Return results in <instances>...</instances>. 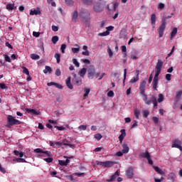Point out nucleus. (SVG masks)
I'll return each mask as SVG.
<instances>
[{"label":"nucleus","instance_id":"58836bf2","mask_svg":"<svg viewBox=\"0 0 182 182\" xmlns=\"http://www.w3.org/2000/svg\"><path fill=\"white\" fill-rule=\"evenodd\" d=\"M84 92H85L84 97H87V96H89V93H90V89L85 88Z\"/></svg>","mask_w":182,"mask_h":182},{"label":"nucleus","instance_id":"c756f323","mask_svg":"<svg viewBox=\"0 0 182 182\" xmlns=\"http://www.w3.org/2000/svg\"><path fill=\"white\" fill-rule=\"evenodd\" d=\"M41 10H31L30 15H41Z\"/></svg>","mask_w":182,"mask_h":182},{"label":"nucleus","instance_id":"0eeeda50","mask_svg":"<svg viewBox=\"0 0 182 182\" xmlns=\"http://www.w3.org/2000/svg\"><path fill=\"white\" fill-rule=\"evenodd\" d=\"M163 67V61L158 60L156 65L155 67V75H159L161 73V68Z\"/></svg>","mask_w":182,"mask_h":182},{"label":"nucleus","instance_id":"4be33fe9","mask_svg":"<svg viewBox=\"0 0 182 182\" xmlns=\"http://www.w3.org/2000/svg\"><path fill=\"white\" fill-rule=\"evenodd\" d=\"M153 168L155 170V171H156V173H158V174H161V176H164V174H166L164 171L160 169V168H159L158 166H154Z\"/></svg>","mask_w":182,"mask_h":182},{"label":"nucleus","instance_id":"f3484780","mask_svg":"<svg viewBox=\"0 0 182 182\" xmlns=\"http://www.w3.org/2000/svg\"><path fill=\"white\" fill-rule=\"evenodd\" d=\"M94 11L95 12H102L103 11V6H102V4L97 3L94 6Z\"/></svg>","mask_w":182,"mask_h":182},{"label":"nucleus","instance_id":"9d476101","mask_svg":"<svg viewBox=\"0 0 182 182\" xmlns=\"http://www.w3.org/2000/svg\"><path fill=\"white\" fill-rule=\"evenodd\" d=\"M120 176V171H117L114 175H112L109 178L107 179V182H113L116 181V178H117Z\"/></svg>","mask_w":182,"mask_h":182},{"label":"nucleus","instance_id":"79ce46f5","mask_svg":"<svg viewBox=\"0 0 182 182\" xmlns=\"http://www.w3.org/2000/svg\"><path fill=\"white\" fill-rule=\"evenodd\" d=\"M59 41V37L58 36H54L52 38V42L54 43V45Z\"/></svg>","mask_w":182,"mask_h":182},{"label":"nucleus","instance_id":"de8ad7c7","mask_svg":"<svg viewBox=\"0 0 182 182\" xmlns=\"http://www.w3.org/2000/svg\"><path fill=\"white\" fill-rule=\"evenodd\" d=\"M181 95H182V90L176 92V99H180L181 97Z\"/></svg>","mask_w":182,"mask_h":182},{"label":"nucleus","instance_id":"f03ea898","mask_svg":"<svg viewBox=\"0 0 182 182\" xmlns=\"http://www.w3.org/2000/svg\"><path fill=\"white\" fill-rule=\"evenodd\" d=\"M34 153H37L41 157H45L43 160H53V159L51 158L52 154H50V151H43V149H41V148L34 149Z\"/></svg>","mask_w":182,"mask_h":182},{"label":"nucleus","instance_id":"c9c22d12","mask_svg":"<svg viewBox=\"0 0 182 182\" xmlns=\"http://www.w3.org/2000/svg\"><path fill=\"white\" fill-rule=\"evenodd\" d=\"M164 100V95L163 94H159L158 103H161Z\"/></svg>","mask_w":182,"mask_h":182},{"label":"nucleus","instance_id":"052dcab7","mask_svg":"<svg viewBox=\"0 0 182 182\" xmlns=\"http://www.w3.org/2000/svg\"><path fill=\"white\" fill-rule=\"evenodd\" d=\"M119 6V3L118 2H115L113 4V9L114 11H116L117 9Z\"/></svg>","mask_w":182,"mask_h":182},{"label":"nucleus","instance_id":"8fccbe9b","mask_svg":"<svg viewBox=\"0 0 182 182\" xmlns=\"http://www.w3.org/2000/svg\"><path fill=\"white\" fill-rule=\"evenodd\" d=\"M102 137L103 136L100 134H96L95 135V139H96L97 140H102Z\"/></svg>","mask_w":182,"mask_h":182},{"label":"nucleus","instance_id":"a878e982","mask_svg":"<svg viewBox=\"0 0 182 182\" xmlns=\"http://www.w3.org/2000/svg\"><path fill=\"white\" fill-rule=\"evenodd\" d=\"M129 150H130V149L129 148V146H127V144H122V153H124V154L129 153Z\"/></svg>","mask_w":182,"mask_h":182},{"label":"nucleus","instance_id":"69168bd1","mask_svg":"<svg viewBox=\"0 0 182 182\" xmlns=\"http://www.w3.org/2000/svg\"><path fill=\"white\" fill-rule=\"evenodd\" d=\"M152 120H153L154 122L156 123V124H157L159 123V117H154L152 118Z\"/></svg>","mask_w":182,"mask_h":182},{"label":"nucleus","instance_id":"a19ab883","mask_svg":"<svg viewBox=\"0 0 182 182\" xmlns=\"http://www.w3.org/2000/svg\"><path fill=\"white\" fill-rule=\"evenodd\" d=\"M80 132L85 131L87 129V125H80L78 127Z\"/></svg>","mask_w":182,"mask_h":182},{"label":"nucleus","instance_id":"1a4fd4ad","mask_svg":"<svg viewBox=\"0 0 182 182\" xmlns=\"http://www.w3.org/2000/svg\"><path fill=\"white\" fill-rule=\"evenodd\" d=\"M96 73V70L94 66H90L88 69V78L93 79L95 77V74Z\"/></svg>","mask_w":182,"mask_h":182},{"label":"nucleus","instance_id":"864d4df0","mask_svg":"<svg viewBox=\"0 0 182 182\" xmlns=\"http://www.w3.org/2000/svg\"><path fill=\"white\" fill-rule=\"evenodd\" d=\"M54 86L57 88V89H63V86H62L59 83H56L55 82Z\"/></svg>","mask_w":182,"mask_h":182},{"label":"nucleus","instance_id":"b1692460","mask_svg":"<svg viewBox=\"0 0 182 182\" xmlns=\"http://www.w3.org/2000/svg\"><path fill=\"white\" fill-rule=\"evenodd\" d=\"M87 72V68H82L79 73L78 75H80V77H85V75H86V73Z\"/></svg>","mask_w":182,"mask_h":182},{"label":"nucleus","instance_id":"ddd939ff","mask_svg":"<svg viewBox=\"0 0 182 182\" xmlns=\"http://www.w3.org/2000/svg\"><path fill=\"white\" fill-rule=\"evenodd\" d=\"M140 74L139 70H136L135 73L136 76L133 77L132 79L130 80L129 83H136L139 82L140 77H139V75Z\"/></svg>","mask_w":182,"mask_h":182},{"label":"nucleus","instance_id":"473e14b6","mask_svg":"<svg viewBox=\"0 0 182 182\" xmlns=\"http://www.w3.org/2000/svg\"><path fill=\"white\" fill-rule=\"evenodd\" d=\"M79 14L77 13V11H74L73 14V17H72V21L73 22H76V19H77V16H78Z\"/></svg>","mask_w":182,"mask_h":182},{"label":"nucleus","instance_id":"7ed1b4c3","mask_svg":"<svg viewBox=\"0 0 182 182\" xmlns=\"http://www.w3.org/2000/svg\"><path fill=\"white\" fill-rule=\"evenodd\" d=\"M7 124H9V126H15L22 124V122L15 119L12 115H9L7 117Z\"/></svg>","mask_w":182,"mask_h":182},{"label":"nucleus","instance_id":"bb28decb","mask_svg":"<svg viewBox=\"0 0 182 182\" xmlns=\"http://www.w3.org/2000/svg\"><path fill=\"white\" fill-rule=\"evenodd\" d=\"M84 5H87V6H90V5H93V0H81Z\"/></svg>","mask_w":182,"mask_h":182},{"label":"nucleus","instance_id":"c85d7f7f","mask_svg":"<svg viewBox=\"0 0 182 182\" xmlns=\"http://www.w3.org/2000/svg\"><path fill=\"white\" fill-rule=\"evenodd\" d=\"M31 58L33 60H39V59H41V57L38 54L32 53L31 54Z\"/></svg>","mask_w":182,"mask_h":182},{"label":"nucleus","instance_id":"2f4dec72","mask_svg":"<svg viewBox=\"0 0 182 182\" xmlns=\"http://www.w3.org/2000/svg\"><path fill=\"white\" fill-rule=\"evenodd\" d=\"M6 9H8V11H14V9H15V4H8L6 5Z\"/></svg>","mask_w":182,"mask_h":182},{"label":"nucleus","instance_id":"f8f14e48","mask_svg":"<svg viewBox=\"0 0 182 182\" xmlns=\"http://www.w3.org/2000/svg\"><path fill=\"white\" fill-rule=\"evenodd\" d=\"M73 82L74 85H77V86H80V85H82V77H77V75H76L75 74L74 75Z\"/></svg>","mask_w":182,"mask_h":182},{"label":"nucleus","instance_id":"6e6552de","mask_svg":"<svg viewBox=\"0 0 182 182\" xmlns=\"http://www.w3.org/2000/svg\"><path fill=\"white\" fill-rule=\"evenodd\" d=\"M97 166H102V167H112V166L114 164V162L112 161H107L105 162L97 161Z\"/></svg>","mask_w":182,"mask_h":182},{"label":"nucleus","instance_id":"a211bd4d","mask_svg":"<svg viewBox=\"0 0 182 182\" xmlns=\"http://www.w3.org/2000/svg\"><path fill=\"white\" fill-rule=\"evenodd\" d=\"M26 111L27 112V113H30L31 114H35L36 116H39V114H41V112L36 111V109H29V108H26Z\"/></svg>","mask_w":182,"mask_h":182},{"label":"nucleus","instance_id":"09e8293b","mask_svg":"<svg viewBox=\"0 0 182 182\" xmlns=\"http://www.w3.org/2000/svg\"><path fill=\"white\" fill-rule=\"evenodd\" d=\"M73 53H77L80 50V48L78 47V48H73L71 49Z\"/></svg>","mask_w":182,"mask_h":182},{"label":"nucleus","instance_id":"f257e3e1","mask_svg":"<svg viewBox=\"0 0 182 182\" xmlns=\"http://www.w3.org/2000/svg\"><path fill=\"white\" fill-rule=\"evenodd\" d=\"M146 80H143L139 84V93L141 96L144 97L143 100L145 105L150 106L151 105V101L149 100L147 95H146Z\"/></svg>","mask_w":182,"mask_h":182},{"label":"nucleus","instance_id":"774afa93","mask_svg":"<svg viewBox=\"0 0 182 182\" xmlns=\"http://www.w3.org/2000/svg\"><path fill=\"white\" fill-rule=\"evenodd\" d=\"M163 180H164V178H163V177H161L160 179L154 178L155 182H161V181H163Z\"/></svg>","mask_w":182,"mask_h":182},{"label":"nucleus","instance_id":"338daca9","mask_svg":"<svg viewBox=\"0 0 182 182\" xmlns=\"http://www.w3.org/2000/svg\"><path fill=\"white\" fill-rule=\"evenodd\" d=\"M67 5H73V0H65Z\"/></svg>","mask_w":182,"mask_h":182},{"label":"nucleus","instance_id":"423d86ee","mask_svg":"<svg viewBox=\"0 0 182 182\" xmlns=\"http://www.w3.org/2000/svg\"><path fill=\"white\" fill-rule=\"evenodd\" d=\"M171 147L173 149H178L180 151H182V142L181 140L178 139H173Z\"/></svg>","mask_w":182,"mask_h":182},{"label":"nucleus","instance_id":"72a5a7b5","mask_svg":"<svg viewBox=\"0 0 182 182\" xmlns=\"http://www.w3.org/2000/svg\"><path fill=\"white\" fill-rule=\"evenodd\" d=\"M143 117L145 118L149 117V114H150V112L149 109H145L142 111Z\"/></svg>","mask_w":182,"mask_h":182},{"label":"nucleus","instance_id":"2eb2a0df","mask_svg":"<svg viewBox=\"0 0 182 182\" xmlns=\"http://www.w3.org/2000/svg\"><path fill=\"white\" fill-rule=\"evenodd\" d=\"M14 156H16L17 157H20V158H16L14 160H25L24 159H22V157H23L24 156L23 152H20L18 150H14Z\"/></svg>","mask_w":182,"mask_h":182},{"label":"nucleus","instance_id":"5fc2aeb1","mask_svg":"<svg viewBox=\"0 0 182 182\" xmlns=\"http://www.w3.org/2000/svg\"><path fill=\"white\" fill-rule=\"evenodd\" d=\"M65 49H66V44H62L60 48L62 53H65Z\"/></svg>","mask_w":182,"mask_h":182},{"label":"nucleus","instance_id":"7c9ffc66","mask_svg":"<svg viewBox=\"0 0 182 182\" xmlns=\"http://www.w3.org/2000/svg\"><path fill=\"white\" fill-rule=\"evenodd\" d=\"M176 35H177V28L175 27L173 28L172 32L171 33V40H173Z\"/></svg>","mask_w":182,"mask_h":182},{"label":"nucleus","instance_id":"5701e85b","mask_svg":"<svg viewBox=\"0 0 182 182\" xmlns=\"http://www.w3.org/2000/svg\"><path fill=\"white\" fill-rule=\"evenodd\" d=\"M149 100L150 102H151V103H153V105H154V107H157L158 106V104H157V98H156V97L155 96H151V100Z\"/></svg>","mask_w":182,"mask_h":182},{"label":"nucleus","instance_id":"4c0bfd02","mask_svg":"<svg viewBox=\"0 0 182 182\" xmlns=\"http://www.w3.org/2000/svg\"><path fill=\"white\" fill-rule=\"evenodd\" d=\"M73 65H75V66H76V68H79L80 66V63H79V62H77V59H76V58L73 59Z\"/></svg>","mask_w":182,"mask_h":182},{"label":"nucleus","instance_id":"4d7b16f0","mask_svg":"<svg viewBox=\"0 0 182 182\" xmlns=\"http://www.w3.org/2000/svg\"><path fill=\"white\" fill-rule=\"evenodd\" d=\"M107 53H108L109 58H112V56H113V51H112V49L108 48Z\"/></svg>","mask_w":182,"mask_h":182},{"label":"nucleus","instance_id":"49530a36","mask_svg":"<svg viewBox=\"0 0 182 182\" xmlns=\"http://www.w3.org/2000/svg\"><path fill=\"white\" fill-rule=\"evenodd\" d=\"M73 176H77V177H83L86 176L85 173H74Z\"/></svg>","mask_w":182,"mask_h":182},{"label":"nucleus","instance_id":"bf43d9fd","mask_svg":"<svg viewBox=\"0 0 182 182\" xmlns=\"http://www.w3.org/2000/svg\"><path fill=\"white\" fill-rule=\"evenodd\" d=\"M55 129H58V130H60V132L63 131V130H65V128L64 127H59V126H55Z\"/></svg>","mask_w":182,"mask_h":182},{"label":"nucleus","instance_id":"e433bc0d","mask_svg":"<svg viewBox=\"0 0 182 182\" xmlns=\"http://www.w3.org/2000/svg\"><path fill=\"white\" fill-rule=\"evenodd\" d=\"M108 35H110V32L107 31L105 32L98 33V36H108Z\"/></svg>","mask_w":182,"mask_h":182},{"label":"nucleus","instance_id":"4468645a","mask_svg":"<svg viewBox=\"0 0 182 182\" xmlns=\"http://www.w3.org/2000/svg\"><path fill=\"white\" fill-rule=\"evenodd\" d=\"M126 176L128 178H133L134 173H133V168L129 167L126 171Z\"/></svg>","mask_w":182,"mask_h":182},{"label":"nucleus","instance_id":"0e129e2a","mask_svg":"<svg viewBox=\"0 0 182 182\" xmlns=\"http://www.w3.org/2000/svg\"><path fill=\"white\" fill-rule=\"evenodd\" d=\"M55 75H56V76H60V75H62V73L60 72V69L58 68L55 70Z\"/></svg>","mask_w":182,"mask_h":182},{"label":"nucleus","instance_id":"3c124183","mask_svg":"<svg viewBox=\"0 0 182 182\" xmlns=\"http://www.w3.org/2000/svg\"><path fill=\"white\" fill-rule=\"evenodd\" d=\"M4 58H5L6 62H9V63H11V57H9V55L6 54V55H4Z\"/></svg>","mask_w":182,"mask_h":182},{"label":"nucleus","instance_id":"cd10ccee","mask_svg":"<svg viewBox=\"0 0 182 182\" xmlns=\"http://www.w3.org/2000/svg\"><path fill=\"white\" fill-rule=\"evenodd\" d=\"M59 164L60 166H68V164H69V163H70V160H65V161H63V160H59Z\"/></svg>","mask_w":182,"mask_h":182},{"label":"nucleus","instance_id":"e2e57ef3","mask_svg":"<svg viewBox=\"0 0 182 182\" xmlns=\"http://www.w3.org/2000/svg\"><path fill=\"white\" fill-rule=\"evenodd\" d=\"M164 6H165L164 4L160 3V4H159V5H158V9H164Z\"/></svg>","mask_w":182,"mask_h":182},{"label":"nucleus","instance_id":"603ef678","mask_svg":"<svg viewBox=\"0 0 182 182\" xmlns=\"http://www.w3.org/2000/svg\"><path fill=\"white\" fill-rule=\"evenodd\" d=\"M107 96H108V97H113L114 96V92H113V90H110L107 93Z\"/></svg>","mask_w":182,"mask_h":182},{"label":"nucleus","instance_id":"20e7f679","mask_svg":"<svg viewBox=\"0 0 182 182\" xmlns=\"http://www.w3.org/2000/svg\"><path fill=\"white\" fill-rule=\"evenodd\" d=\"M80 16L82 18V21L84 22H86L87 23H89V21L90 19V13L87 10H82L80 13Z\"/></svg>","mask_w":182,"mask_h":182},{"label":"nucleus","instance_id":"6ab92c4d","mask_svg":"<svg viewBox=\"0 0 182 182\" xmlns=\"http://www.w3.org/2000/svg\"><path fill=\"white\" fill-rule=\"evenodd\" d=\"M157 19V17L156 16V14H153L151 16V23L152 25V28H156V21Z\"/></svg>","mask_w":182,"mask_h":182},{"label":"nucleus","instance_id":"412c9836","mask_svg":"<svg viewBox=\"0 0 182 182\" xmlns=\"http://www.w3.org/2000/svg\"><path fill=\"white\" fill-rule=\"evenodd\" d=\"M70 80H71L70 77H68L65 80V83H66L67 87H68V89H70V90H73V85H72V83H70Z\"/></svg>","mask_w":182,"mask_h":182},{"label":"nucleus","instance_id":"c03bdc74","mask_svg":"<svg viewBox=\"0 0 182 182\" xmlns=\"http://www.w3.org/2000/svg\"><path fill=\"white\" fill-rule=\"evenodd\" d=\"M22 69H23V73H24L25 75H27V76H29V70H28L26 67H22Z\"/></svg>","mask_w":182,"mask_h":182},{"label":"nucleus","instance_id":"ea45409f","mask_svg":"<svg viewBox=\"0 0 182 182\" xmlns=\"http://www.w3.org/2000/svg\"><path fill=\"white\" fill-rule=\"evenodd\" d=\"M48 72H49L50 73V72H52V68L46 65V69L43 70V73H48Z\"/></svg>","mask_w":182,"mask_h":182},{"label":"nucleus","instance_id":"680f3d73","mask_svg":"<svg viewBox=\"0 0 182 182\" xmlns=\"http://www.w3.org/2000/svg\"><path fill=\"white\" fill-rule=\"evenodd\" d=\"M52 31H53V32H58V31H59V27L56 26H52Z\"/></svg>","mask_w":182,"mask_h":182},{"label":"nucleus","instance_id":"aec40b11","mask_svg":"<svg viewBox=\"0 0 182 182\" xmlns=\"http://www.w3.org/2000/svg\"><path fill=\"white\" fill-rule=\"evenodd\" d=\"M121 134L119 136V141L120 143H122L124 139V137H126V129H121Z\"/></svg>","mask_w":182,"mask_h":182},{"label":"nucleus","instance_id":"13d9d810","mask_svg":"<svg viewBox=\"0 0 182 182\" xmlns=\"http://www.w3.org/2000/svg\"><path fill=\"white\" fill-rule=\"evenodd\" d=\"M0 87L2 90L8 89V86H6V85L4 83H0Z\"/></svg>","mask_w":182,"mask_h":182},{"label":"nucleus","instance_id":"dca6fc26","mask_svg":"<svg viewBox=\"0 0 182 182\" xmlns=\"http://www.w3.org/2000/svg\"><path fill=\"white\" fill-rule=\"evenodd\" d=\"M140 157L141 159H146V160H151V157L150 156V153H149L147 151L145 152H141L139 154Z\"/></svg>","mask_w":182,"mask_h":182},{"label":"nucleus","instance_id":"a18cd8bd","mask_svg":"<svg viewBox=\"0 0 182 182\" xmlns=\"http://www.w3.org/2000/svg\"><path fill=\"white\" fill-rule=\"evenodd\" d=\"M134 116L136 117V119H139V117L140 116V110L134 109Z\"/></svg>","mask_w":182,"mask_h":182},{"label":"nucleus","instance_id":"6e6d98bb","mask_svg":"<svg viewBox=\"0 0 182 182\" xmlns=\"http://www.w3.org/2000/svg\"><path fill=\"white\" fill-rule=\"evenodd\" d=\"M40 36H41L40 32H36V31L33 32V36H35L36 38H39Z\"/></svg>","mask_w":182,"mask_h":182},{"label":"nucleus","instance_id":"9b49d317","mask_svg":"<svg viewBox=\"0 0 182 182\" xmlns=\"http://www.w3.org/2000/svg\"><path fill=\"white\" fill-rule=\"evenodd\" d=\"M159 75H155L152 82V89L154 90H157V86L159 85Z\"/></svg>","mask_w":182,"mask_h":182},{"label":"nucleus","instance_id":"37998d69","mask_svg":"<svg viewBox=\"0 0 182 182\" xmlns=\"http://www.w3.org/2000/svg\"><path fill=\"white\" fill-rule=\"evenodd\" d=\"M54 57L56 58L57 63H60V54L55 53Z\"/></svg>","mask_w":182,"mask_h":182},{"label":"nucleus","instance_id":"39448f33","mask_svg":"<svg viewBox=\"0 0 182 182\" xmlns=\"http://www.w3.org/2000/svg\"><path fill=\"white\" fill-rule=\"evenodd\" d=\"M167 22L166 21L165 18L161 20V24L160 25L159 28H158V33L159 35V38H163V35H164V31H166V24Z\"/></svg>","mask_w":182,"mask_h":182},{"label":"nucleus","instance_id":"f704fd0d","mask_svg":"<svg viewBox=\"0 0 182 182\" xmlns=\"http://www.w3.org/2000/svg\"><path fill=\"white\" fill-rule=\"evenodd\" d=\"M127 76V69L124 70V80H123V85L124 86L126 85V77Z\"/></svg>","mask_w":182,"mask_h":182},{"label":"nucleus","instance_id":"393cba45","mask_svg":"<svg viewBox=\"0 0 182 182\" xmlns=\"http://www.w3.org/2000/svg\"><path fill=\"white\" fill-rule=\"evenodd\" d=\"M82 49L85 51H83L82 53V55H83L84 56H89L90 55V53L89 52V50H87V46H83Z\"/></svg>","mask_w":182,"mask_h":182}]
</instances>
